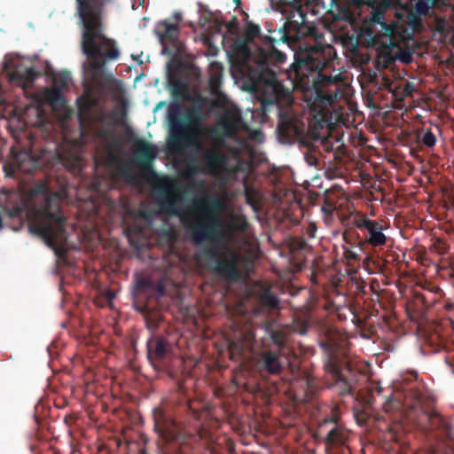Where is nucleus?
Returning <instances> with one entry per match:
<instances>
[{"label":"nucleus","instance_id":"603ef678","mask_svg":"<svg viewBox=\"0 0 454 454\" xmlns=\"http://www.w3.org/2000/svg\"><path fill=\"white\" fill-rule=\"evenodd\" d=\"M380 391H381V387H379L378 392L380 393Z\"/></svg>","mask_w":454,"mask_h":454},{"label":"nucleus","instance_id":"6ab92c4d","mask_svg":"<svg viewBox=\"0 0 454 454\" xmlns=\"http://www.w3.org/2000/svg\"><path fill=\"white\" fill-rule=\"evenodd\" d=\"M147 358L154 366H160L172 350L171 343L161 335H153L146 343Z\"/></svg>","mask_w":454,"mask_h":454},{"label":"nucleus","instance_id":"423d86ee","mask_svg":"<svg viewBox=\"0 0 454 454\" xmlns=\"http://www.w3.org/2000/svg\"><path fill=\"white\" fill-rule=\"evenodd\" d=\"M282 90L286 92L285 95H278V98L272 99L273 106H264L262 104L263 86L258 92L257 99L260 101V107L257 111L262 112V118H268V114L275 111L278 117L277 132L279 139L286 144L298 142L300 145H308L307 125L291 112L292 97L288 89H286L280 82Z\"/></svg>","mask_w":454,"mask_h":454},{"label":"nucleus","instance_id":"58836bf2","mask_svg":"<svg viewBox=\"0 0 454 454\" xmlns=\"http://www.w3.org/2000/svg\"><path fill=\"white\" fill-rule=\"evenodd\" d=\"M356 418L357 423L359 425H363V424L366 423L367 417H366L365 413L363 412L361 414V416H359L357 413H356Z\"/></svg>","mask_w":454,"mask_h":454},{"label":"nucleus","instance_id":"4468645a","mask_svg":"<svg viewBox=\"0 0 454 454\" xmlns=\"http://www.w3.org/2000/svg\"><path fill=\"white\" fill-rule=\"evenodd\" d=\"M322 348L326 352L325 369L331 375L334 386L340 395H347L352 392V385L342 372L345 364L343 357L339 352V344L333 340L321 342Z\"/></svg>","mask_w":454,"mask_h":454},{"label":"nucleus","instance_id":"aec40b11","mask_svg":"<svg viewBox=\"0 0 454 454\" xmlns=\"http://www.w3.org/2000/svg\"><path fill=\"white\" fill-rule=\"evenodd\" d=\"M240 123L241 116L239 113L226 110L217 119V128L212 131V137H218L221 135L223 137H233L237 135Z\"/></svg>","mask_w":454,"mask_h":454},{"label":"nucleus","instance_id":"09e8293b","mask_svg":"<svg viewBox=\"0 0 454 454\" xmlns=\"http://www.w3.org/2000/svg\"><path fill=\"white\" fill-rule=\"evenodd\" d=\"M110 117H111V118H113V119H114V120H116V114H115V113H112V114H110Z\"/></svg>","mask_w":454,"mask_h":454},{"label":"nucleus","instance_id":"ddd939ff","mask_svg":"<svg viewBox=\"0 0 454 454\" xmlns=\"http://www.w3.org/2000/svg\"><path fill=\"white\" fill-rule=\"evenodd\" d=\"M203 255L207 258L209 270L215 275L229 281H238L240 278L241 274L238 268L240 255L238 253L228 250L225 255L221 257L220 249L213 246L204 248L200 259Z\"/></svg>","mask_w":454,"mask_h":454},{"label":"nucleus","instance_id":"39448f33","mask_svg":"<svg viewBox=\"0 0 454 454\" xmlns=\"http://www.w3.org/2000/svg\"><path fill=\"white\" fill-rule=\"evenodd\" d=\"M153 419L154 431L166 444L162 454H192L195 443L211 437L209 431L201 425L195 433L182 429L169 411L162 406L153 410Z\"/></svg>","mask_w":454,"mask_h":454},{"label":"nucleus","instance_id":"c756f323","mask_svg":"<svg viewBox=\"0 0 454 454\" xmlns=\"http://www.w3.org/2000/svg\"><path fill=\"white\" fill-rule=\"evenodd\" d=\"M44 98L52 106H60L64 103L61 90L57 87L47 90L44 93Z\"/></svg>","mask_w":454,"mask_h":454},{"label":"nucleus","instance_id":"a18cd8bd","mask_svg":"<svg viewBox=\"0 0 454 454\" xmlns=\"http://www.w3.org/2000/svg\"><path fill=\"white\" fill-rule=\"evenodd\" d=\"M305 385L309 387H310V379L309 376H306V379L304 380Z\"/></svg>","mask_w":454,"mask_h":454},{"label":"nucleus","instance_id":"7ed1b4c3","mask_svg":"<svg viewBox=\"0 0 454 454\" xmlns=\"http://www.w3.org/2000/svg\"><path fill=\"white\" fill-rule=\"evenodd\" d=\"M333 51L331 45L317 42L301 45L286 71L296 90L311 92L316 100L325 105L333 104L339 91L340 76L324 73L332 62Z\"/></svg>","mask_w":454,"mask_h":454},{"label":"nucleus","instance_id":"2eb2a0df","mask_svg":"<svg viewBox=\"0 0 454 454\" xmlns=\"http://www.w3.org/2000/svg\"><path fill=\"white\" fill-rule=\"evenodd\" d=\"M202 167L196 163L195 158L192 157L185 165L184 174L186 176H192L199 173H215L223 169L227 162L225 154L218 149H207L200 157Z\"/></svg>","mask_w":454,"mask_h":454},{"label":"nucleus","instance_id":"37998d69","mask_svg":"<svg viewBox=\"0 0 454 454\" xmlns=\"http://www.w3.org/2000/svg\"><path fill=\"white\" fill-rule=\"evenodd\" d=\"M382 85L384 87H389L390 86V81L387 78H382Z\"/></svg>","mask_w":454,"mask_h":454},{"label":"nucleus","instance_id":"9b49d317","mask_svg":"<svg viewBox=\"0 0 454 454\" xmlns=\"http://www.w3.org/2000/svg\"><path fill=\"white\" fill-rule=\"evenodd\" d=\"M348 4L356 8L368 5L373 8L372 12V22L375 29L378 30L375 36L387 37L391 43H396L406 38V32L401 26L395 21L387 23L384 12L392 4V0H345Z\"/></svg>","mask_w":454,"mask_h":454},{"label":"nucleus","instance_id":"5701e85b","mask_svg":"<svg viewBox=\"0 0 454 454\" xmlns=\"http://www.w3.org/2000/svg\"><path fill=\"white\" fill-rule=\"evenodd\" d=\"M36 167V162L26 152H20L13 156L12 161L4 166L6 176H14L16 172L31 173Z\"/></svg>","mask_w":454,"mask_h":454},{"label":"nucleus","instance_id":"c9c22d12","mask_svg":"<svg viewBox=\"0 0 454 454\" xmlns=\"http://www.w3.org/2000/svg\"><path fill=\"white\" fill-rule=\"evenodd\" d=\"M193 404H194V402L193 401H190L187 403V409L189 410L192 419H194L195 420H199L200 419V409L195 408L193 406Z\"/></svg>","mask_w":454,"mask_h":454},{"label":"nucleus","instance_id":"20e7f679","mask_svg":"<svg viewBox=\"0 0 454 454\" xmlns=\"http://www.w3.org/2000/svg\"><path fill=\"white\" fill-rule=\"evenodd\" d=\"M175 188V183L168 177H165L155 187V200L160 212L179 217L189 231L194 244H201L205 241L215 244L214 231L208 220H204L200 213L197 215H189L190 206L184 210L178 207L177 202L181 201L182 198L174 192Z\"/></svg>","mask_w":454,"mask_h":454},{"label":"nucleus","instance_id":"3c124183","mask_svg":"<svg viewBox=\"0 0 454 454\" xmlns=\"http://www.w3.org/2000/svg\"><path fill=\"white\" fill-rule=\"evenodd\" d=\"M114 297V295L111 294H109V298L112 299Z\"/></svg>","mask_w":454,"mask_h":454},{"label":"nucleus","instance_id":"49530a36","mask_svg":"<svg viewBox=\"0 0 454 454\" xmlns=\"http://www.w3.org/2000/svg\"><path fill=\"white\" fill-rule=\"evenodd\" d=\"M80 110L81 112H86L90 110V107L88 106H81Z\"/></svg>","mask_w":454,"mask_h":454},{"label":"nucleus","instance_id":"f8f14e48","mask_svg":"<svg viewBox=\"0 0 454 454\" xmlns=\"http://www.w3.org/2000/svg\"><path fill=\"white\" fill-rule=\"evenodd\" d=\"M223 201L215 196L205 193L200 197L193 198L191 201L189 215H202L204 220H208L213 230L215 241L218 243L223 238V221L219 214L223 210Z\"/></svg>","mask_w":454,"mask_h":454},{"label":"nucleus","instance_id":"412c9836","mask_svg":"<svg viewBox=\"0 0 454 454\" xmlns=\"http://www.w3.org/2000/svg\"><path fill=\"white\" fill-rule=\"evenodd\" d=\"M4 70L8 72L10 82L22 88L33 83L38 75L33 67L24 65H18L12 70H9V64L5 63Z\"/></svg>","mask_w":454,"mask_h":454},{"label":"nucleus","instance_id":"72a5a7b5","mask_svg":"<svg viewBox=\"0 0 454 454\" xmlns=\"http://www.w3.org/2000/svg\"><path fill=\"white\" fill-rule=\"evenodd\" d=\"M69 80L70 77L67 73L62 74L61 75L54 78L52 87L59 88V90H62L63 89L68 87Z\"/></svg>","mask_w":454,"mask_h":454},{"label":"nucleus","instance_id":"473e14b6","mask_svg":"<svg viewBox=\"0 0 454 454\" xmlns=\"http://www.w3.org/2000/svg\"><path fill=\"white\" fill-rule=\"evenodd\" d=\"M418 139L420 140L424 145L433 147L436 143L435 136L431 129H427L423 134L418 133Z\"/></svg>","mask_w":454,"mask_h":454},{"label":"nucleus","instance_id":"de8ad7c7","mask_svg":"<svg viewBox=\"0 0 454 454\" xmlns=\"http://www.w3.org/2000/svg\"><path fill=\"white\" fill-rule=\"evenodd\" d=\"M389 402H390V400H389V399H387V402H386V403H385V405H384V409H385V411H387V406L388 405V403H389Z\"/></svg>","mask_w":454,"mask_h":454},{"label":"nucleus","instance_id":"cd10ccee","mask_svg":"<svg viewBox=\"0 0 454 454\" xmlns=\"http://www.w3.org/2000/svg\"><path fill=\"white\" fill-rule=\"evenodd\" d=\"M259 300L263 307L270 309H277L279 305L278 297L270 289L263 290L259 295Z\"/></svg>","mask_w":454,"mask_h":454},{"label":"nucleus","instance_id":"dca6fc26","mask_svg":"<svg viewBox=\"0 0 454 454\" xmlns=\"http://www.w3.org/2000/svg\"><path fill=\"white\" fill-rule=\"evenodd\" d=\"M442 0H410L409 4H405L403 21L407 23L412 30H419L422 26V16H426L430 9H433L441 3Z\"/></svg>","mask_w":454,"mask_h":454},{"label":"nucleus","instance_id":"e433bc0d","mask_svg":"<svg viewBox=\"0 0 454 454\" xmlns=\"http://www.w3.org/2000/svg\"><path fill=\"white\" fill-rule=\"evenodd\" d=\"M152 293H156L159 296H162L165 294V287L161 283H154V289L152 291Z\"/></svg>","mask_w":454,"mask_h":454},{"label":"nucleus","instance_id":"1a4fd4ad","mask_svg":"<svg viewBox=\"0 0 454 454\" xmlns=\"http://www.w3.org/2000/svg\"><path fill=\"white\" fill-rule=\"evenodd\" d=\"M403 380L411 383L405 390V400L411 402V408H420L422 410L427 417L430 430L439 433L442 436L452 439V427L450 422L437 411L431 409L434 403V395L424 382L418 380V372L415 371L407 372L403 375Z\"/></svg>","mask_w":454,"mask_h":454},{"label":"nucleus","instance_id":"4c0bfd02","mask_svg":"<svg viewBox=\"0 0 454 454\" xmlns=\"http://www.w3.org/2000/svg\"><path fill=\"white\" fill-rule=\"evenodd\" d=\"M173 95L175 97H178L183 95V89L180 83H176L173 88Z\"/></svg>","mask_w":454,"mask_h":454},{"label":"nucleus","instance_id":"9d476101","mask_svg":"<svg viewBox=\"0 0 454 454\" xmlns=\"http://www.w3.org/2000/svg\"><path fill=\"white\" fill-rule=\"evenodd\" d=\"M315 437L323 441L327 454H351L350 431L340 422L337 409L318 423Z\"/></svg>","mask_w":454,"mask_h":454},{"label":"nucleus","instance_id":"bb28decb","mask_svg":"<svg viewBox=\"0 0 454 454\" xmlns=\"http://www.w3.org/2000/svg\"><path fill=\"white\" fill-rule=\"evenodd\" d=\"M154 289V282L150 278L143 276H137L135 281V290L137 294H150Z\"/></svg>","mask_w":454,"mask_h":454},{"label":"nucleus","instance_id":"a878e982","mask_svg":"<svg viewBox=\"0 0 454 454\" xmlns=\"http://www.w3.org/2000/svg\"><path fill=\"white\" fill-rule=\"evenodd\" d=\"M245 187V199L247 204H248L254 211L257 212L260 209V196L258 192L253 187L247 184H244Z\"/></svg>","mask_w":454,"mask_h":454},{"label":"nucleus","instance_id":"c85d7f7f","mask_svg":"<svg viewBox=\"0 0 454 454\" xmlns=\"http://www.w3.org/2000/svg\"><path fill=\"white\" fill-rule=\"evenodd\" d=\"M270 338L272 342L277 346L278 351L284 354L286 352V335L282 330H271L270 331Z\"/></svg>","mask_w":454,"mask_h":454},{"label":"nucleus","instance_id":"a19ab883","mask_svg":"<svg viewBox=\"0 0 454 454\" xmlns=\"http://www.w3.org/2000/svg\"><path fill=\"white\" fill-rule=\"evenodd\" d=\"M235 221H237V222H240V223H239V230H241V231L245 230L246 226H247V222H246V220H245V219L236 218V219H235Z\"/></svg>","mask_w":454,"mask_h":454},{"label":"nucleus","instance_id":"f257e3e1","mask_svg":"<svg viewBox=\"0 0 454 454\" xmlns=\"http://www.w3.org/2000/svg\"><path fill=\"white\" fill-rule=\"evenodd\" d=\"M277 39L262 36L259 25L248 21L245 26L242 40L234 45L240 61L247 67L254 77L263 82V105L273 106L272 99L286 95L277 75L286 56L276 48Z\"/></svg>","mask_w":454,"mask_h":454},{"label":"nucleus","instance_id":"ea45409f","mask_svg":"<svg viewBox=\"0 0 454 454\" xmlns=\"http://www.w3.org/2000/svg\"><path fill=\"white\" fill-rule=\"evenodd\" d=\"M120 172L123 176L128 177L130 170L128 166H123L122 168H121Z\"/></svg>","mask_w":454,"mask_h":454},{"label":"nucleus","instance_id":"b1692460","mask_svg":"<svg viewBox=\"0 0 454 454\" xmlns=\"http://www.w3.org/2000/svg\"><path fill=\"white\" fill-rule=\"evenodd\" d=\"M343 239L347 243L346 246H343V253L344 256L348 261H360V254L364 250V243L359 241L357 244L352 242L351 237L345 232L343 234Z\"/></svg>","mask_w":454,"mask_h":454},{"label":"nucleus","instance_id":"a211bd4d","mask_svg":"<svg viewBox=\"0 0 454 454\" xmlns=\"http://www.w3.org/2000/svg\"><path fill=\"white\" fill-rule=\"evenodd\" d=\"M356 226L360 230H365L366 234L364 244L373 247H382L387 242V236L383 233V221L372 220L363 216L356 221Z\"/></svg>","mask_w":454,"mask_h":454},{"label":"nucleus","instance_id":"393cba45","mask_svg":"<svg viewBox=\"0 0 454 454\" xmlns=\"http://www.w3.org/2000/svg\"><path fill=\"white\" fill-rule=\"evenodd\" d=\"M27 207V202L22 197L17 195L15 204L12 207L5 206L3 209H0V229L3 228V211H4L9 217H21Z\"/></svg>","mask_w":454,"mask_h":454},{"label":"nucleus","instance_id":"f704fd0d","mask_svg":"<svg viewBox=\"0 0 454 454\" xmlns=\"http://www.w3.org/2000/svg\"><path fill=\"white\" fill-rule=\"evenodd\" d=\"M432 454H454V446L450 444H443L442 446L434 450Z\"/></svg>","mask_w":454,"mask_h":454},{"label":"nucleus","instance_id":"7c9ffc66","mask_svg":"<svg viewBox=\"0 0 454 454\" xmlns=\"http://www.w3.org/2000/svg\"><path fill=\"white\" fill-rule=\"evenodd\" d=\"M162 26L164 29L160 34L161 39L174 42L179 34L178 26L176 24H171L167 21H165Z\"/></svg>","mask_w":454,"mask_h":454},{"label":"nucleus","instance_id":"4be33fe9","mask_svg":"<svg viewBox=\"0 0 454 454\" xmlns=\"http://www.w3.org/2000/svg\"><path fill=\"white\" fill-rule=\"evenodd\" d=\"M280 354L281 353L272 349L262 352L258 358L260 372L270 375L280 374L283 370Z\"/></svg>","mask_w":454,"mask_h":454},{"label":"nucleus","instance_id":"f3484780","mask_svg":"<svg viewBox=\"0 0 454 454\" xmlns=\"http://www.w3.org/2000/svg\"><path fill=\"white\" fill-rule=\"evenodd\" d=\"M134 146V163L140 167L145 176L154 175L152 162L157 155L156 146L143 138L135 139Z\"/></svg>","mask_w":454,"mask_h":454},{"label":"nucleus","instance_id":"8fccbe9b","mask_svg":"<svg viewBox=\"0 0 454 454\" xmlns=\"http://www.w3.org/2000/svg\"><path fill=\"white\" fill-rule=\"evenodd\" d=\"M83 121H84L83 118L82 116H80V123L82 126L83 125Z\"/></svg>","mask_w":454,"mask_h":454},{"label":"nucleus","instance_id":"c03bdc74","mask_svg":"<svg viewBox=\"0 0 454 454\" xmlns=\"http://www.w3.org/2000/svg\"><path fill=\"white\" fill-rule=\"evenodd\" d=\"M309 231V237H311V238L314 237V232L316 231L315 226L310 227Z\"/></svg>","mask_w":454,"mask_h":454},{"label":"nucleus","instance_id":"2f4dec72","mask_svg":"<svg viewBox=\"0 0 454 454\" xmlns=\"http://www.w3.org/2000/svg\"><path fill=\"white\" fill-rule=\"evenodd\" d=\"M301 145L306 148V152L304 153V159L306 162L309 166L317 167L318 165V159L315 153V150L311 141L308 138V145Z\"/></svg>","mask_w":454,"mask_h":454},{"label":"nucleus","instance_id":"6e6552de","mask_svg":"<svg viewBox=\"0 0 454 454\" xmlns=\"http://www.w3.org/2000/svg\"><path fill=\"white\" fill-rule=\"evenodd\" d=\"M33 194H41L43 205L36 209L38 219L34 223L35 231L42 236L50 247L66 239V219L62 215L57 197L51 196L44 184L38 185Z\"/></svg>","mask_w":454,"mask_h":454},{"label":"nucleus","instance_id":"79ce46f5","mask_svg":"<svg viewBox=\"0 0 454 454\" xmlns=\"http://www.w3.org/2000/svg\"><path fill=\"white\" fill-rule=\"evenodd\" d=\"M299 333L304 334L307 332V324L302 323L300 329L297 330Z\"/></svg>","mask_w":454,"mask_h":454},{"label":"nucleus","instance_id":"0eeeda50","mask_svg":"<svg viewBox=\"0 0 454 454\" xmlns=\"http://www.w3.org/2000/svg\"><path fill=\"white\" fill-rule=\"evenodd\" d=\"M181 106L170 105L168 108L169 131L168 146L171 152L181 153L190 146H200L198 128L203 121L202 110L199 106L185 110L180 115Z\"/></svg>","mask_w":454,"mask_h":454},{"label":"nucleus","instance_id":"f03ea898","mask_svg":"<svg viewBox=\"0 0 454 454\" xmlns=\"http://www.w3.org/2000/svg\"><path fill=\"white\" fill-rule=\"evenodd\" d=\"M76 15L82 24V50L88 62L83 64L91 85L103 83L105 67L120 57L116 42L105 34V7L114 0H75Z\"/></svg>","mask_w":454,"mask_h":454}]
</instances>
